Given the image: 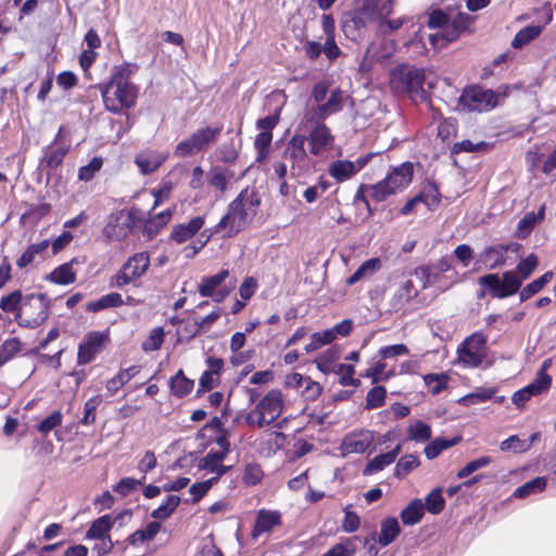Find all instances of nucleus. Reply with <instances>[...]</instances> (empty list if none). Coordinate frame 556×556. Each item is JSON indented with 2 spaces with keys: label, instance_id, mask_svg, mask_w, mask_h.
Returning <instances> with one entry per match:
<instances>
[{
  "label": "nucleus",
  "instance_id": "obj_33",
  "mask_svg": "<svg viewBox=\"0 0 556 556\" xmlns=\"http://www.w3.org/2000/svg\"><path fill=\"white\" fill-rule=\"evenodd\" d=\"M381 268V261L378 257L365 261L358 269L348 279V285L352 286L364 278H369Z\"/></svg>",
  "mask_w": 556,
  "mask_h": 556
},
{
  "label": "nucleus",
  "instance_id": "obj_52",
  "mask_svg": "<svg viewBox=\"0 0 556 556\" xmlns=\"http://www.w3.org/2000/svg\"><path fill=\"white\" fill-rule=\"evenodd\" d=\"M164 341V329L162 327L153 328L147 339L142 342L141 348L144 352H153L159 350Z\"/></svg>",
  "mask_w": 556,
  "mask_h": 556
},
{
  "label": "nucleus",
  "instance_id": "obj_3",
  "mask_svg": "<svg viewBox=\"0 0 556 556\" xmlns=\"http://www.w3.org/2000/svg\"><path fill=\"white\" fill-rule=\"evenodd\" d=\"M283 407L285 402L281 391L273 389L245 415V424L253 428L269 426L279 418L283 412Z\"/></svg>",
  "mask_w": 556,
  "mask_h": 556
},
{
  "label": "nucleus",
  "instance_id": "obj_44",
  "mask_svg": "<svg viewBox=\"0 0 556 556\" xmlns=\"http://www.w3.org/2000/svg\"><path fill=\"white\" fill-rule=\"evenodd\" d=\"M554 277L553 271H546L544 275H542L540 278L533 280L532 282L528 283L521 291H520V301H527L534 294H536L546 283L552 281Z\"/></svg>",
  "mask_w": 556,
  "mask_h": 556
},
{
  "label": "nucleus",
  "instance_id": "obj_62",
  "mask_svg": "<svg viewBox=\"0 0 556 556\" xmlns=\"http://www.w3.org/2000/svg\"><path fill=\"white\" fill-rule=\"evenodd\" d=\"M420 198V202L427 207L432 208L440 202L439 190L433 185H428L420 193L417 194Z\"/></svg>",
  "mask_w": 556,
  "mask_h": 556
},
{
  "label": "nucleus",
  "instance_id": "obj_53",
  "mask_svg": "<svg viewBox=\"0 0 556 556\" xmlns=\"http://www.w3.org/2000/svg\"><path fill=\"white\" fill-rule=\"evenodd\" d=\"M419 459L416 455L409 454L401 457L395 466V476L403 478L408 475L413 469L419 466Z\"/></svg>",
  "mask_w": 556,
  "mask_h": 556
},
{
  "label": "nucleus",
  "instance_id": "obj_37",
  "mask_svg": "<svg viewBox=\"0 0 556 556\" xmlns=\"http://www.w3.org/2000/svg\"><path fill=\"white\" fill-rule=\"evenodd\" d=\"M161 523L157 521L149 522L143 529L135 531L129 535L128 542L130 545L141 544L146 541H152L161 530Z\"/></svg>",
  "mask_w": 556,
  "mask_h": 556
},
{
  "label": "nucleus",
  "instance_id": "obj_55",
  "mask_svg": "<svg viewBox=\"0 0 556 556\" xmlns=\"http://www.w3.org/2000/svg\"><path fill=\"white\" fill-rule=\"evenodd\" d=\"M536 224H539V222L534 217V212L527 213L517 225L516 237L519 239H526Z\"/></svg>",
  "mask_w": 556,
  "mask_h": 556
},
{
  "label": "nucleus",
  "instance_id": "obj_57",
  "mask_svg": "<svg viewBox=\"0 0 556 556\" xmlns=\"http://www.w3.org/2000/svg\"><path fill=\"white\" fill-rule=\"evenodd\" d=\"M445 501L441 489H435L426 497V508L429 513L437 515L443 510Z\"/></svg>",
  "mask_w": 556,
  "mask_h": 556
},
{
  "label": "nucleus",
  "instance_id": "obj_47",
  "mask_svg": "<svg viewBox=\"0 0 556 556\" xmlns=\"http://www.w3.org/2000/svg\"><path fill=\"white\" fill-rule=\"evenodd\" d=\"M25 295L20 290H15L3 296L0 301V308L7 313H17L23 305Z\"/></svg>",
  "mask_w": 556,
  "mask_h": 556
},
{
  "label": "nucleus",
  "instance_id": "obj_63",
  "mask_svg": "<svg viewBox=\"0 0 556 556\" xmlns=\"http://www.w3.org/2000/svg\"><path fill=\"white\" fill-rule=\"evenodd\" d=\"M142 484L141 480L130 477L123 478L115 486L114 491L125 497L135 492Z\"/></svg>",
  "mask_w": 556,
  "mask_h": 556
},
{
  "label": "nucleus",
  "instance_id": "obj_35",
  "mask_svg": "<svg viewBox=\"0 0 556 556\" xmlns=\"http://www.w3.org/2000/svg\"><path fill=\"white\" fill-rule=\"evenodd\" d=\"M170 390L177 397H184L188 395L194 387V381L187 378L182 370H178L176 375L170 379Z\"/></svg>",
  "mask_w": 556,
  "mask_h": 556
},
{
  "label": "nucleus",
  "instance_id": "obj_22",
  "mask_svg": "<svg viewBox=\"0 0 556 556\" xmlns=\"http://www.w3.org/2000/svg\"><path fill=\"white\" fill-rule=\"evenodd\" d=\"M520 247L521 245L518 243L491 245V247L485 248L480 253V260H481V262L488 264L490 269H495L505 264L506 253L508 251L518 252Z\"/></svg>",
  "mask_w": 556,
  "mask_h": 556
},
{
  "label": "nucleus",
  "instance_id": "obj_43",
  "mask_svg": "<svg viewBox=\"0 0 556 556\" xmlns=\"http://www.w3.org/2000/svg\"><path fill=\"white\" fill-rule=\"evenodd\" d=\"M113 526V521L109 515H104L92 522L87 531L89 539H103Z\"/></svg>",
  "mask_w": 556,
  "mask_h": 556
},
{
  "label": "nucleus",
  "instance_id": "obj_10",
  "mask_svg": "<svg viewBox=\"0 0 556 556\" xmlns=\"http://www.w3.org/2000/svg\"><path fill=\"white\" fill-rule=\"evenodd\" d=\"M458 105L463 111L484 112L497 105V96L490 89L471 86L463 91Z\"/></svg>",
  "mask_w": 556,
  "mask_h": 556
},
{
  "label": "nucleus",
  "instance_id": "obj_11",
  "mask_svg": "<svg viewBox=\"0 0 556 556\" xmlns=\"http://www.w3.org/2000/svg\"><path fill=\"white\" fill-rule=\"evenodd\" d=\"M486 355V338L480 332L468 337L458 348V363L473 368L481 365Z\"/></svg>",
  "mask_w": 556,
  "mask_h": 556
},
{
  "label": "nucleus",
  "instance_id": "obj_54",
  "mask_svg": "<svg viewBox=\"0 0 556 556\" xmlns=\"http://www.w3.org/2000/svg\"><path fill=\"white\" fill-rule=\"evenodd\" d=\"M448 377L445 374H428L424 376V381L432 394H439L446 388Z\"/></svg>",
  "mask_w": 556,
  "mask_h": 556
},
{
  "label": "nucleus",
  "instance_id": "obj_16",
  "mask_svg": "<svg viewBox=\"0 0 556 556\" xmlns=\"http://www.w3.org/2000/svg\"><path fill=\"white\" fill-rule=\"evenodd\" d=\"M108 340V331H91L87 333L78 348V364L84 365L93 361L96 355L102 351Z\"/></svg>",
  "mask_w": 556,
  "mask_h": 556
},
{
  "label": "nucleus",
  "instance_id": "obj_6",
  "mask_svg": "<svg viewBox=\"0 0 556 556\" xmlns=\"http://www.w3.org/2000/svg\"><path fill=\"white\" fill-rule=\"evenodd\" d=\"M301 126L307 132L305 136L311 154L320 156L332 150L334 136L324 121H308L307 116H303Z\"/></svg>",
  "mask_w": 556,
  "mask_h": 556
},
{
  "label": "nucleus",
  "instance_id": "obj_26",
  "mask_svg": "<svg viewBox=\"0 0 556 556\" xmlns=\"http://www.w3.org/2000/svg\"><path fill=\"white\" fill-rule=\"evenodd\" d=\"M280 523V514L278 511L261 509L252 531V538L257 539L260 535L270 532Z\"/></svg>",
  "mask_w": 556,
  "mask_h": 556
},
{
  "label": "nucleus",
  "instance_id": "obj_17",
  "mask_svg": "<svg viewBox=\"0 0 556 556\" xmlns=\"http://www.w3.org/2000/svg\"><path fill=\"white\" fill-rule=\"evenodd\" d=\"M342 108L343 92L340 89H332L329 98L323 103L307 109L304 116H307L308 121H325L328 116L341 111Z\"/></svg>",
  "mask_w": 556,
  "mask_h": 556
},
{
  "label": "nucleus",
  "instance_id": "obj_8",
  "mask_svg": "<svg viewBox=\"0 0 556 556\" xmlns=\"http://www.w3.org/2000/svg\"><path fill=\"white\" fill-rule=\"evenodd\" d=\"M222 130V126H206L197 129L190 137L176 146L174 151L175 155L178 157H187L205 151L210 144L216 142Z\"/></svg>",
  "mask_w": 556,
  "mask_h": 556
},
{
  "label": "nucleus",
  "instance_id": "obj_12",
  "mask_svg": "<svg viewBox=\"0 0 556 556\" xmlns=\"http://www.w3.org/2000/svg\"><path fill=\"white\" fill-rule=\"evenodd\" d=\"M305 135L295 134L286 144L283 157L291 163L292 176H300L311 165V160L305 149Z\"/></svg>",
  "mask_w": 556,
  "mask_h": 556
},
{
  "label": "nucleus",
  "instance_id": "obj_28",
  "mask_svg": "<svg viewBox=\"0 0 556 556\" xmlns=\"http://www.w3.org/2000/svg\"><path fill=\"white\" fill-rule=\"evenodd\" d=\"M396 50V43L391 39H381L376 42H371L367 48L366 58L374 60H386L394 54Z\"/></svg>",
  "mask_w": 556,
  "mask_h": 556
},
{
  "label": "nucleus",
  "instance_id": "obj_7",
  "mask_svg": "<svg viewBox=\"0 0 556 556\" xmlns=\"http://www.w3.org/2000/svg\"><path fill=\"white\" fill-rule=\"evenodd\" d=\"M48 318V301L42 293L26 294L23 305L15 314L21 326L35 328Z\"/></svg>",
  "mask_w": 556,
  "mask_h": 556
},
{
  "label": "nucleus",
  "instance_id": "obj_36",
  "mask_svg": "<svg viewBox=\"0 0 556 556\" xmlns=\"http://www.w3.org/2000/svg\"><path fill=\"white\" fill-rule=\"evenodd\" d=\"M425 511V505L420 500L412 501L401 513V519L404 525L413 526L418 523Z\"/></svg>",
  "mask_w": 556,
  "mask_h": 556
},
{
  "label": "nucleus",
  "instance_id": "obj_58",
  "mask_svg": "<svg viewBox=\"0 0 556 556\" xmlns=\"http://www.w3.org/2000/svg\"><path fill=\"white\" fill-rule=\"evenodd\" d=\"M500 448L503 452L522 453L530 448V443L521 440L518 435H510L501 443Z\"/></svg>",
  "mask_w": 556,
  "mask_h": 556
},
{
  "label": "nucleus",
  "instance_id": "obj_34",
  "mask_svg": "<svg viewBox=\"0 0 556 556\" xmlns=\"http://www.w3.org/2000/svg\"><path fill=\"white\" fill-rule=\"evenodd\" d=\"M74 260L64 263L52 270L49 280L58 285H70L76 280V271L73 269Z\"/></svg>",
  "mask_w": 556,
  "mask_h": 556
},
{
  "label": "nucleus",
  "instance_id": "obj_2",
  "mask_svg": "<svg viewBox=\"0 0 556 556\" xmlns=\"http://www.w3.org/2000/svg\"><path fill=\"white\" fill-rule=\"evenodd\" d=\"M131 75L132 71L128 65L119 66L101 87L103 104L108 111L117 114L136 104L139 89L131 83Z\"/></svg>",
  "mask_w": 556,
  "mask_h": 556
},
{
  "label": "nucleus",
  "instance_id": "obj_15",
  "mask_svg": "<svg viewBox=\"0 0 556 556\" xmlns=\"http://www.w3.org/2000/svg\"><path fill=\"white\" fill-rule=\"evenodd\" d=\"M371 23H374L372 20L366 16L358 9H355L342 16L341 29L348 39L358 41L364 37L368 25Z\"/></svg>",
  "mask_w": 556,
  "mask_h": 556
},
{
  "label": "nucleus",
  "instance_id": "obj_38",
  "mask_svg": "<svg viewBox=\"0 0 556 556\" xmlns=\"http://www.w3.org/2000/svg\"><path fill=\"white\" fill-rule=\"evenodd\" d=\"M123 304L122 295L117 292H112L106 295L101 296L96 301H91L87 304V311L89 312H100L102 309L117 307Z\"/></svg>",
  "mask_w": 556,
  "mask_h": 556
},
{
  "label": "nucleus",
  "instance_id": "obj_23",
  "mask_svg": "<svg viewBox=\"0 0 556 556\" xmlns=\"http://www.w3.org/2000/svg\"><path fill=\"white\" fill-rule=\"evenodd\" d=\"M207 370H205L199 379L198 393L206 392L217 387L220 380V372L224 362L217 357H208L206 359Z\"/></svg>",
  "mask_w": 556,
  "mask_h": 556
},
{
  "label": "nucleus",
  "instance_id": "obj_19",
  "mask_svg": "<svg viewBox=\"0 0 556 556\" xmlns=\"http://www.w3.org/2000/svg\"><path fill=\"white\" fill-rule=\"evenodd\" d=\"M375 434L370 430H356L348 433L340 445L343 455L362 454L367 451L374 443Z\"/></svg>",
  "mask_w": 556,
  "mask_h": 556
},
{
  "label": "nucleus",
  "instance_id": "obj_45",
  "mask_svg": "<svg viewBox=\"0 0 556 556\" xmlns=\"http://www.w3.org/2000/svg\"><path fill=\"white\" fill-rule=\"evenodd\" d=\"M407 433L412 441L426 442L431 438L432 431L429 425L421 420H416L408 426Z\"/></svg>",
  "mask_w": 556,
  "mask_h": 556
},
{
  "label": "nucleus",
  "instance_id": "obj_18",
  "mask_svg": "<svg viewBox=\"0 0 556 556\" xmlns=\"http://www.w3.org/2000/svg\"><path fill=\"white\" fill-rule=\"evenodd\" d=\"M168 159V152L154 148H144L135 155V164L140 174L150 175L155 173Z\"/></svg>",
  "mask_w": 556,
  "mask_h": 556
},
{
  "label": "nucleus",
  "instance_id": "obj_51",
  "mask_svg": "<svg viewBox=\"0 0 556 556\" xmlns=\"http://www.w3.org/2000/svg\"><path fill=\"white\" fill-rule=\"evenodd\" d=\"M355 552L356 545L354 539L348 538L332 546L321 556H354Z\"/></svg>",
  "mask_w": 556,
  "mask_h": 556
},
{
  "label": "nucleus",
  "instance_id": "obj_61",
  "mask_svg": "<svg viewBox=\"0 0 556 556\" xmlns=\"http://www.w3.org/2000/svg\"><path fill=\"white\" fill-rule=\"evenodd\" d=\"M103 161L101 157H93L87 165L81 166L78 170V178L83 181L91 180L96 173L101 169Z\"/></svg>",
  "mask_w": 556,
  "mask_h": 556
},
{
  "label": "nucleus",
  "instance_id": "obj_32",
  "mask_svg": "<svg viewBox=\"0 0 556 556\" xmlns=\"http://www.w3.org/2000/svg\"><path fill=\"white\" fill-rule=\"evenodd\" d=\"M340 358V352L337 349H328L321 355H319L314 363L318 370L323 374L328 375L330 372H337L338 365L337 361Z\"/></svg>",
  "mask_w": 556,
  "mask_h": 556
},
{
  "label": "nucleus",
  "instance_id": "obj_39",
  "mask_svg": "<svg viewBox=\"0 0 556 556\" xmlns=\"http://www.w3.org/2000/svg\"><path fill=\"white\" fill-rule=\"evenodd\" d=\"M545 488H546V478L536 477V478L532 479L531 481L517 488L514 492V496L518 497V498H525L529 495L543 492Z\"/></svg>",
  "mask_w": 556,
  "mask_h": 556
},
{
  "label": "nucleus",
  "instance_id": "obj_41",
  "mask_svg": "<svg viewBox=\"0 0 556 556\" xmlns=\"http://www.w3.org/2000/svg\"><path fill=\"white\" fill-rule=\"evenodd\" d=\"M496 391V388H479L475 392L460 397L458 403L465 406L482 403L492 399Z\"/></svg>",
  "mask_w": 556,
  "mask_h": 556
},
{
  "label": "nucleus",
  "instance_id": "obj_14",
  "mask_svg": "<svg viewBox=\"0 0 556 556\" xmlns=\"http://www.w3.org/2000/svg\"><path fill=\"white\" fill-rule=\"evenodd\" d=\"M228 277L229 270L227 269L213 276L203 277L199 285V293L202 296L212 298L217 303L224 301L235 289V281L224 283Z\"/></svg>",
  "mask_w": 556,
  "mask_h": 556
},
{
  "label": "nucleus",
  "instance_id": "obj_49",
  "mask_svg": "<svg viewBox=\"0 0 556 556\" xmlns=\"http://www.w3.org/2000/svg\"><path fill=\"white\" fill-rule=\"evenodd\" d=\"M229 180V173L222 167H214L208 173V181L211 186H213L220 192H224L227 189Z\"/></svg>",
  "mask_w": 556,
  "mask_h": 556
},
{
  "label": "nucleus",
  "instance_id": "obj_60",
  "mask_svg": "<svg viewBox=\"0 0 556 556\" xmlns=\"http://www.w3.org/2000/svg\"><path fill=\"white\" fill-rule=\"evenodd\" d=\"M492 459L489 456H482L469 462L465 467H463L458 472L457 477L459 479L466 478L470 476L472 472L482 469L491 464Z\"/></svg>",
  "mask_w": 556,
  "mask_h": 556
},
{
  "label": "nucleus",
  "instance_id": "obj_24",
  "mask_svg": "<svg viewBox=\"0 0 556 556\" xmlns=\"http://www.w3.org/2000/svg\"><path fill=\"white\" fill-rule=\"evenodd\" d=\"M357 9L376 23L392 13L393 0H359Z\"/></svg>",
  "mask_w": 556,
  "mask_h": 556
},
{
  "label": "nucleus",
  "instance_id": "obj_20",
  "mask_svg": "<svg viewBox=\"0 0 556 556\" xmlns=\"http://www.w3.org/2000/svg\"><path fill=\"white\" fill-rule=\"evenodd\" d=\"M218 444L220 446L219 451L213 452L210 451L201 460L199 464V468L202 470H205L211 473H215L216 476L214 478H219L226 471L228 470L227 466L223 465V462L228 454V442L226 439L220 438L218 440Z\"/></svg>",
  "mask_w": 556,
  "mask_h": 556
},
{
  "label": "nucleus",
  "instance_id": "obj_50",
  "mask_svg": "<svg viewBox=\"0 0 556 556\" xmlns=\"http://www.w3.org/2000/svg\"><path fill=\"white\" fill-rule=\"evenodd\" d=\"M539 265V258L535 254H529L526 258L521 260L516 266V271L521 281L528 279Z\"/></svg>",
  "mask_w": 556,
  "mask_h": 556
},
{
  "label": "nucleus",
  "instance_id": "obj_9",
  "mask_svg": "<svg viewBox=\"0 0 556 556\" xmlns=\"http://www.w3.org/2000/svg\"><path fill=\"white\" fill-rule=\"evenodd\" d=\"M479 285L489 289L494 298L504 299L518 292L522 281L513 270L504 271L502 277L497 274H488L479 278Z\"/></svg>",
  "mask_w": 556,
  "mask_h": 556
},
{
  "label": "nucleus",
  "instance_id": "obj_27",
  "mask_svg": "<svg viewBox=\"0 0 556 556\" xmlns=\"http://www.w3.org/2000/svg\"><path fill=\"white\" fill-rule=\"evenodd\" d=\"M418 291L412 280L403 281L395 290L392 299L391 306L394 311L401 309L406 303L417 295Z\"/></svg>",
  "mask_w": 556,
  "mask_h": 556
},
{
  "label": "nucleus",
  "instance_id": "obj_4",
  "mask_svg": "<svg viewBox=\"0 0 556 556\" xmlns=\"http://www.w3.org/2000/svg\"><path fill=\"white\" fill-rule=\"evenodd\" d=\"M414 176V165L405 162L400 166L392 168L388 176L371 185L367 190L371 199L376 202L384 201L388 197L395 194L409 186Z\"/></svg>",
  "mask_w": 556,
  "mask_h": 556
},
{
  "label": "nucleus",
  "instance_id": "obj_59",
  "mask_svg": "<svg viewBox=\"0 0 556 556\" xmlns=\"http://www.w3.org/2000/svg\"><path fill=\"white\" fill-rule=\"evenodd\" d=\"M273 140V132H261L256 136L254 147L257 150V160H264L269 152V147Z\"/></svg>",
  "mask_w": 556,
  "mask_h": 556
},
{
  "label": "nucleus",
  "instance_id": "obj_46",
  "mask_svg": "<svg viewBox=\"0 0 556 556\" xmlns=\"http://www.w3.org/2000/svg\"><path fill=\"white\" fill-rule=\"evenodd\" d=\"M48 240H42L38 243L31 244L17 260L16 265L20 268H24L33 263L35 256L43 252L49 247Z\"/></svg>",
  "mask_w": 556,
  "mask_h": 556
},
{
  "label": "nucleus",
  "instance_id": "obj_48",
  "mask_svg": "<svg viewBox=\"0 0 556 556\" xmlns=\"http://www.w3.org/2000/svg\"><path fill=\"white\" fill-rule=\"evenodd\" d=\"M541 26H527L516 34L511 46L514 48H521L522 46L529 43L531 40L535 39L541 34Z\"/></svg>",
  "mask_w": 556,
  "mask_h": 556
},
{
  "label": "nucleus",
  "instance_id": "obj_30",
  "mask_svg": "<svg viewBox=\"0 0 556 556\" xmlns=\"http://www.w3.org/2000/svg\"><path fill=\"white\" fill-rule=\"evenodd\" d=\"M140 371V366L134 365L126 369H122L115 377L106 382V391L110 395H114L117 391L136 377Z\"/></svg>",
  "mask_w": 556,
  "mask_h": 556
},
{
  "label": "nucleus",
  "instance_id": "obj_25",
  "mask_svg": "<svg viewBox=\"0 0 556 556\" xmlns=\"http://www.w3.org/2000/svg\"><path fill=\"white\" fill-rule=\"evenodd\" d=\"M205 224L203 216H195L187 224L176 225L170 233V238L177 242L182 243L192 238Z\"/></svg>",
  "mask_w": 556,
  "mask_h": 556
},
{
  "label": "nucleus",
  "instance_id": "obj_29",
  "mask_svg": "<svg viewBox=\"0 0 556 556\" xmlns=\"http://www.w3.org/2000/svg\"><path fill=\"white\" fill-rule=\"evenodd\" d=\"M401 448V444H397L393 450L376 456L366 465L364 472L366 475H371L391 465L396 459Z\"/></svg>",
  "mask_w": 556,
  "mask_h": 556
},
{
  "label": "nucleus",
  "instance_id": "obj_21",
  "mask_svg": "<svg viewBox=\"0 0 556 556\" xmlns=\"http://www.w3.org/2000/svg\"><path fill=\"white\" fill-rule=\"evenodd\" d=\"M366 164V157H359L354 162L338 160L330 164L328 173L334 180L342 182L356 175Z\"/></svg>",
  "mask_w": 556,
  "mask_h": 556
},
{
  "label": "nucleus",
  "instance_id": "obj_64",
  "mask_svg": "<svg viewBox=\"0 0 556 556\" xmlns=\"http://www.w3.org/2000/svg\"><path fill=\"white\" fill-rule=\"evenodd\" d=\"M387 391L383 387L372 388L366 396L367 408H378L384 404Z\"/></svg>",
  "mask_w": 556,
  "mask_h": 556
},
{
  "label": "nucleus",
  "instance_id": "obj_5",
  "mask_svg": "<svg viewBox=\"0 0 556 556\" xmlns=\"http://www.w3.org/2000/svg\"><path fill=\"white\" fill-rule=\"evenodd\" d=\"M425 73L420 68L401 65L390 74V87L395 93H408L410 98L424 97Z\"/></svg>",
  "mask_w": 556,
  "mask_h": 556
},
{
  "label": "nucleus",
  "instance_id": "obj_56",
  "mask_svg": "<svg viewBox=\"0 0 556 556\" xmlns=\"http://www.w3.org/2000/svg\"><path fill=\"white\" fill-rule=\"evenodd\" d=\"M332 343L331 333L326 330L320 332H314L311 336V341L305 345L304 350L306 353H312L314 351L319 350L324 345Z\"/></svg>",
  "mask_w": 556,
  "mask_h": 556
},
{
  "label": "nucleus",
  "instance_id": "obj_13",
  "mask_svg": "<svg viewBox=\"0 0 556 556\" xmlns=\"http://www.w3.org/2000/svg\"><path fill=\"white\" fill-rule=\"evenodd\" d=\"M150 266V257L146 252L130 256L114 277V285L123 288L142 277Z\"/></svg>",
  "mask_w": 556,
  "mask_h": 556
},
{
  "label": "nucleus",
  "instance_id": "obj_40",
  "mask_svg": "<svg viewBox=\"0 0 556 556\" xmlns=\"http://www.w3.org/2000/svg\"><path fill=\"white\" fill-rule=\"evenodd\" d=\"M459 441L460 438L457 437L451 440L437 438L425 447V455L428 459H433L439 456L441 452L456 445Z\"/></svg>",
  "mask_w": 556,
  "mask_h": 556
},
{
  "label": "nucleus",
  "instance_id": "obj_1",
  "mask_svg": "<svg viewBox=\"0 0 556 556\" xmlns=\"http://www.w3.org/2000/svg\"><path fill=\"white\" fill-rule=\"evenodd\" d=\"M261 199L254 189L245 188L229 204L228 212L222 217L213 229H204L201 232L200 244H192L186 248L188 257L194 256L211 239L214 233L224 231L225 236L231 238L243 230L255 217Z\"/></svg>",
  "mask_w": 556,
  "mask_h": 556
},
{
  "label": "nucleus",
  "instance_id": "obj_42",
  "mask_svg": "<svg viewBox=\"0 0 556 556\" xmlns=\"http://www.w3.org/2000/svg\"><path fill=\"white\" fill-rule=\"evenodd\" d=\"M179 503V496L168 495L166 500L151 513V517L156 520H165L175 511Z\"/></svg>",
  "mask_w": 556,
  "mask_h": 556
},
{
  "label": "nucleus",
  "instance_id": "obj_31",
  "mask_svg": "<svg viewBox=\"0 0 556 556\" xmlns=\"http://www.w3.org/2000/svg\"><path fill=\"white\" fill-rule=\"evenodd\" d=\"M401 532V527L396 518L390 517L381 522L378 542L381 546L391 544Z\"/></svg>",
  "mask_w": 556,
  "mask_h": 556
}]
</instances>
